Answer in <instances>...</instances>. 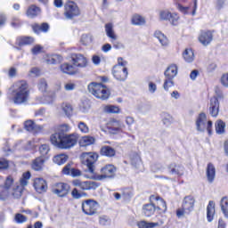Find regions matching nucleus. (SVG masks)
<instances>
[{"label": "nucleus", "mask_w": 228, "mask_h": 228, "mask_svg": "<svg viewBox=\"0 0 228 228\" xmlns=\"http://www.w3.org/2000/svg\"><path fill=\"white\" fill-rule=\"evenodd\" d=\"M12 101L14 104H24L29 99V86L24 80L14 83L11 88Z\"/></svg>", "instance_id": "f257e3e1"}, {"label": "nucleus", "mask_w": 228, "mask_h": 228, "mask_svg": "<svg viewBox=\"0 0 228 228\" xmlns=\"http://www.w3.org/2000/svg\"><path fill=\"white\" fill-rule=\"evenodd\" d=\"M88 90L96 99L106 101V99L110 98V89L102 85V83L93 82L88 85Z\"/></svg>", "instance_id": "f03ea898"}, {"label": "nucleus", "mask_w": 228, "mask_h": 228, "mask_svg": "<svg viewBox=\"0 0 228 228\" xmlns=\"http://www.w3.org/2000/svg\"><path fill=\"white\" fill-rule=\"evenodd\" d=\"M101 174L95 175L94 173L88 179H95L96 181H102V179H113L115 177V174H117V167L111 164H108L101 168Z\"/></svg>", "instance_id": "7ed1b4c3"}, {"label": "nucleus", "mask_w": 228, "mask_h": 228, "mask_svg": "<svg viewBox=\"0 0 228 228\" xmlns=\"http://www.w3.org/2000/svg\"><path fill=\"white\" fill-rule=\"evenodd\" d=\"M215 96L210 98L209 102V112L212 117H218V113L220 111V102L218 99H224V92L218 86L215 88Z\"/></svg>", "instance_id": "20e7f679"}, {"label": "nucleus", "mask_w": 228, "mask_h": 228, "mask_svg": "<svg viewBox=\"0 0 228 228\" xmlns=\"http://www.w3.org/2000/svg\"><path fill=\"white\" fill-rule=\"evenodd\" d=\"M97 158H99V155L94 152H84L80 156V159L83 165H86L87 172H89L91 175H94L95 173V167L94 165L95 161H97Z\"/></svg>", "instance_id": "39448f33"}, {"label": "nucleus", "mask_w": 228, "mask_h": 228, "mask_svg": "<svg viewBox=\"0 0 228 228\" xmlns=\"http://www.w3.org/2000/svg\"><path fill=\"white\" fill-rule=\"evenodd\" d=\"M194 208L195 198H193V196H186L183 200L182 208L177 210L176 215L181 218V216H184V215H190Z\"/></svg>", "instance_id": "423d86ee"}, {"label": "nucleus", "mask_w": 228, "mask_h": 228, "mask_svg": "<svg viewBox=\"0 0 228 228\" xmlns=\"http://www.w3.org/2000/svg\"><path fill=\"white\" fill-rule=\"evenodd\" d=\"M79 15H81V11L77 3L69 1L65 4L63 16L67 20H72L74 17H79Z\"/></svg>", "instance_id": "0eeeda50"}, {"label": "nucleus", "mask_w": 228, "mask_h": 228, "mask_svg": "<svg viewBox=\"0 0 228 228\" xmlns=\"http://www.w3.org/2000/svg\"><path fill=\"white\" fill-rule=\"evenodd\" d=\"M197 130L198 131H208V134H212L211 129H213V122L208 121L206 114L200 113L196 121Z\"/></svg>", "instance_id": "6e6552de"}, {"label": "nucleus", "mask_w": 228, "mask_h": 228, "mask_svg": "<svg viewBox=\"0 0 228 228\" xmlns=\"http://www.w3.org/2000/svg\"><path fill=\"white\" fill-rule=\"evenodd\" d=\"M99 209V203L94 200H86L82 202V211L85 215L92 216L97 215Z\"/></svg>", "instance_id": "1a4fd4ad"}, {"label": "nucleus", "mask_w": 228, "mask_h": 228, "mask_svg": "<svg viewBox=\"0 0 228 228\" xmlns=\"http://www.w3.org/2000/svg\"><path fill=\"white\" fill-rule=\"evenodd\" d=\"M13 184V178L8 176L5 180L4 185H0V200H6L12 197V185Z\"/></svg>", "instance_id": "9d476101"}, {"label": "nucleus", "mask_w": 228, "mask_h": 228, "mask_svg": "<svg viewBox=\"0 0 228 228\" xmlns=\"http://www.w3.org/2000/svg\"><path fill=\"white\" fill-rule=\"evenodd\" d=\"M73 186L76 188H79L80 190H83L84 191H86L88 190H97L99 188V184L94 181H81L79 179H75L72 181Z\"/></svg>", "instance_id": "9b49d317"}, {"label": "nucleus", "mask_w": 228, "mask_h": 228, "mask_svg": "<svg viewBox=\"0 0 228 228\" xmlns=\"http://www.w3.org/2000/svg\"><path fill=\"white\" fill-rule=\"evenodd\" d=\"M159 17L160 20H168L173 26H176L177 22H179V15L168 10L159 11Z\"/></svg>", "instance_id": "f8f14e48"}, {"label": "nucleus", "mask_w": 228, "mask_h": 228, "mask_svg": "<svg viewBox=\"0 0 228 228\" xmlns=\"http://www.w3.org/2000/svg\"><path fill=\"white\" fill-rule=\"evenodd\" d=\"M69 190L70 186H69V184L65 183H58L53 186L52 192L53 195H57V197H67Z\"/></svg>", "instance_id": "ddd939ff"}, {"label": "nucleus", "mask_w": 228, "mask_h": 228, "mask_svg": "<svg viewBox=\"0 0 228 228\" xmlns=\"http://www.w3.org/2000/svg\"><path fill=\"white\" fill-rule=\"evenodd\" d=\"M78 138L77 134L64 135L61 143V149H72L77 143Z\"/></svg>", "instance_id": "4468645a"}, {"label": "nucleus", "mask_w": 228, "mask_h": 228, "mask_svg": "<svg viewBox=\"0 0 228 228\" xmlns=\"http://www.w3.org/2000/svg\"><path fill=\"white\" fill-rule=\"evenodd\" d=\"M71 61L75 68L86 69V67H88V59L81 53H73L71 55Z\"/></svg>", "instance_id": "2eb2a0df"}, {"label": "nucleus", "mask_w": 228, "mask_h": 228, "mask_svg": "<svg viewBox=\"0 0 228 228\" xmlns=\"http://www.w3.org/2000/svg\"><path fill=\"white\" fill-rule=\"evenodd\" d=\"M112 75L118 81H126L127 79V68L121 66H114L112 69Z\"/></svg>", "instance_id": "dca6fc26"}, {"label": "nucleus", "mask_w": 228, "mask_h": 228, "mask_svg": "<svg viewBox=\"0 0 228 228\" xmlns=\"http://www.w3.org/2000/svg\"><path fill=\"white\" fill-rule=\"evenodd\" d=\"M198 40L204 46L209 45L213 42V32L209 30H201L199 34Z\"/></svg>", "instance_id": "f3484780"}, {"label": "nucleus", "mask_w": 228, "mask_h": 228, "mask_svg": "<svg viewBox=\"0 0 228 228\" xmlns=\"http://www.w3.org/2000/svg\"><path fill=\"white\" fill-rule=\"evenodd\" d=\"M122 127H124L122 122L116 118H112L107 123V129L110 133H111V134H117V133H118Z\"/></svg>", "instance_id": "a211bd4d"}, {"label": "nucleus", "mask_w": 228, "mask_h": 228, "mask_svg": "<svg viewBox=\"0 0 228 228\" xmlns=\"http://www.w3.org/2000/svg\"><path fill=\"white\" fill-rule=\"evenodd\" d=\"M167 170L171 175H177L178 177H182V175H184V167L181 164L177 163H171L167 167Z\"/></svg>", "instance_id": "6ab92c4d"}, {"label": "nucleus", "mask_w": 228, "mask_h": 228, "mask_svg": "<svg viewBox=\"0 0 228 228\" xmlns=\"http://www.w3.org/2000/svg\"><path fill=\"white\" fill-rule=\"evenodd\" d=\"M33 186L37 193H45L47 191V182L44 178H35Z\"/></svg>", "instance_id": "aec40b11"}, {"label": "nucleus", "mask_w": 228, "mask_h": 228, "mask_svg": "<svg viewBox=\"0 0 228 228\" xmlns=\"http://www.w3.org/2000/svg\"><path fill=\"white\" fill-rule=\"evenodd\" d=\"M206 177L208 183H214L216 177V167L213 163H208L206 167Z\"/></svg>", "instance_id": "412c9836"}, {"label": "nucleus", "mask_w": 228, "mask_h": 228, "mask_svg": "<svg viewBox=\"0 0 228 228\" xmlns=\"http://www.w3.org/2000/svg\"><path fill=\"white\" fill-rule=\"evenodd\" d=\"M46 159L47 158L44 157H37L35 159H33L31 163L32 170H35L36 172H40L44 170V165H45Z\"/></svg>", "instance_id": "4be33fe9"}, {"label": "nucleus", "mask_w": 228, "mask_h": 228, "mask_svg": "<svg viewBox=\"0 0 228 228\" xmlns=\"http://www.w3.org/2000/svg\"><path fill=\"white\" fill-rule=\"evenodd\" d=\"M61 70L63 72V74H68L69 76H74L77 74V69H76V66L69 64V62L61 64Z\"/></svg>", "instance_id": "5701e85b"}, {"label": "nucleus", "mask_w": 228, "mask_h": 228, "mask_svg": "<svg viewBox=\"0 0 228 228\" xmlns=\"http://www.w3.org/2000/svg\"><path fill=\"white\" fill-rule=\"evenodd\" d=\"M215 215H216V207L215 201H209L207 206V219L208 222H212L215 220Z\"/></svg>", "instance_id": "b1692460"}, {"label": "nucleus", "mask_w": 228, "mask_h": 228, "mask_svg": "<svg viewBox=\"0 0 228 228\" xmlns=\"http://www.w3.org/2000/svg\"><path fill=\"white\" fill-rule=\"evenodd\" d=\"M25 129L30 133H38L44 129V126L37 125L32 120H27L25 122Z\"/></svg>", "instance_id": "393cba45"}, {"label": "nucleus", "mask_w": 228, "mask_h": 228, "mask_svg": "<svg viewBox=\"0 0 228 228\" xmlns=\"http://www.w3.org/2000/svg\"><path fill=\"white\" fill-rule=\"evenodd\" d=\"M113 28H114L113 23L105 24V33L108 38H110L112 43L113 41L118 39V36H117V33H115V29Z\"/></svg>", "instance_id": "a878e982"}, {"label": "nucleus", "mask_w": 228, "mask_h": 228, "mask_svg": "<svg viewBox=\"0 0 228 228\" xmlns=\"http://www.w3.org/2000/svg\"><path fill=\"white\" fill-rule=\"evenodd\" d=\"M45 61L48 65H56V63H61L63 61V57L59 54H46Z\"/></svg>", "instance_id": "bb28decb"}, {"label": "nucleus", "mask_w": 228, "mask_h": 228, "mask_svg": "<svg viewBox=\"0 0 228 228\" xmlns=\"http://www.w3.org/2000/svg\"><path fill=\"white\" fill-rule=\"evenodd\" d=\"M80 147H88L95 143V137L92 135H84L79 139L78 142Z\"/></svg>", "instance_id": "cd10ccee"}, {"label": "nucleus", "mask_w": 228, "mask_h": 228, "mask_svg": "<svg viewBox=\"0 0 228 228\" xmlns=\"http://www.w3.org/2000/svg\"><path fill=\"white\" fill-rule=\"evenodd\" d=\"M177 72H178L177 65L171 64L166 69L164 76H165V77H169L171 79H174L175 77V76H177Z\"/></svg>", "instance_id": "c85d7f7f"}, {"label": "nucleus", "mask_w": 228, "mask_h": 228, "mask_svg": "<svg viewBox=\"0 0 228 228\" xmlns=\"http://www.w3.org/2000/svg\"><path fill=\"white\" fill-rule=\"evenodd\" d=\"M183 58L186 63H191L195 60V53L191 48H186L183 53Z\"/></svg>", "instance_id": "c756f323"}, {"label": "nucleus", "mask_w": 228, "mask_h": 228, "mask_svg": "<svg viewBox=\"0 0 228 228\" xmlns=\"http://www.w3.org/2000/svg\"><path fill=\"white\" fill-rule=\"evenodd\" d=\"M51 142L53 145H55V147H59V149H61V142L63 140V137L61 134H60L58 132L51 135Z\"/></svg>", "instance_id": "7c9ffc66"}, {"label": "nucleus", "mask_w": 228, "mask_h": 228, "mask_svg": "<svg viewBox=\"0 0 228 228\" xmlns=\"http://www.w3.org/2000/svg\"><path fill=\"white\" fill-rule=\"evenodd\" d=\"M154 37H155V38H158V40H159V44H161V45H163V46L168 45V38L161 31L156 30L154 32Z\"/></svg>", "instance_id": "2f4dec72"}, {"label": "nucleus", "mask_w": 228, "mask_h": 228, "mask_svg": "<svg viewBox=\"0 0 228 228\" xmlns=\"http://www.w3.org/2000/svg\"><path fill=\"white\" fill-rule=\"evenodd\" d=\"M131 165L134 168H140L142 167V158L138 155V153H133L130 156Z\"/></svg>", "instance_id": "473e14b6"}, {"label": "nucleus", "mask_w": 228, "mask_h": 228, "mask_svg": "<svg viewBox=\"0 0 228 228\" xmlns=\"http://www.w3.org/2000/svg\"><path fill=\"white\" fill-rule=\"evenodd\" d=\"M40 12H41L40 7H37L36 5H31L27 10V16H28L29 19H35V17H37Z\"/></svg>", "instance_id": "72a5a7b5"}, {"label": "nucleus", "mask_w": 228, "mask_h": 228, "mask_svg": "<svg viewBox=\"0 0 228 228\" xmlns=\"http://www.w3.org/2000/svg\"><path fill=\"white\" fill-rule=\"evenodd\" d=\"M69 160V156L66 154H59L53 157V161L56 165H64Z\"/></svg>", "instance_id": "f704fd0d"}, {"label": "nucleus", "mask_w": 228, "mask_h": 228, "mask_svg": "<svg viewBox=\"0 0 228 228\" xmlns=\"http://www.w3.org/2000/svg\"><path fill=\"white\" fill-rule=\"evenodd\" d=\"M131 22L134 26H143L145 24V18L139 14H134L131 19Z\"/></svg>", "instance_id": "c9c22d12"}, {"label": "nucleus", "mask_w": 228, "mask_h": 228, "mask_svg": "<svg viewBox=\"0 0 228 228\" xmlns=\"http://www.w3.org/2000/svg\"><path fill=\"white\" fill-rule=\"evenodd\" d=\"M220 208L225 218H228V198L224 197L220 200Z\"/></svg>", "instance_id": "e433bc0d"}, {"label": "nucleus", "mask_w": 228, "mask_h": 228, "mask_svg": "<svg viewBox=\"0 0 228 228\" xmlns=\"http://www.w3.org/2000/svg\"><path fill=\"white\" fill-rule=\"evenodd\" d=\"M155 211L156 207L152 204H146L142 208V213H144L145 216H152Z\"/></svg>", "instance_id": "4c0bfd02"}, {"label": "nucleus", "mask_w": 228, "mask_h": 228, "mask_svg": "<svg viewBox=\"0 0 228 228\" xmlns=\"http://www.w3.org/2000/svg\"><path fill=\"white\" fill-rule=\"evenodd\" d=\"M32 28L35 33H40V31H43V33H47V31H49V24L47 23H42L41 25L35 24L32 26Z\"/></svg>", "instance_id": "58836bf2"}, {"label": "nucleus", "mask_w": 228, "mask_h": 228, "mask_svg": "<svg viewBox=\"0 0 228 228\" xmlns=\"http://www.w3.org/2000/svg\"><path fill=\"white\" fill-rule=\"evenodd\" d=\"M102 156H107L108 158H111L115 156V149L110 146H103L101 150Z\"/></svg>", "instance_id": "ea45409f"}, {"label": "nucleus", "mask_w": 228, "mask_h": 228, "mask_svg": "<svg viewBox=\"0 0 228 228\" xmlns=\"http://www.w3.org/2000/svg\"><path fill=\"white\" fill-rule=\"evenodd\" d=\"M69 131H70V126H69V124H62L57 127V133L61 134L62 137L67 136V133H69Z\"/></svg>", "instance_id": "a19ab883"}, {"label": "nucleus", "mask_w": 228, "mask_h": 228, "mask_svg": "<svg viewBox=\"0 0 228 228\" xmlns=\"http://www.w3.org/2000/svg\"><path fill=\"white\" fill-rule=\"evenodd\" d=\"M215 126L217 134H224L225 133V123L224 121L219 119L216 122Z\"/></svg>", "instance_id": "79ce46f5"}, {"label": "nucleus", "mask_w": 228, "mask_h": 228, "mask_svg": "<svg viewBox=\"0 0 228 228\" xmlns=\"http://www.w3.org/2000/svg\"><path fill=\"white\" fill-rule=\"evenodd\" d=\"M35 39L31 37H24L17 39V44L20 45H29V44H33Z\"/></svg>", "instance_id": "37998d69"}, {"label": "nucleus", "mask_w": 228, "mask_h": 228, "mask_svg": "<svg viewBox=\"0 0 228 228\" xmlns=\"http://www.w3.org/2000/svg\"><path fill=\"white\" fill-rule=\"evenodd\" d=\"M61 110L63 111L64 115H66L68 118H70L72 115L74 110L72 109V105L69 103H62L61 106Z\"/></svg>", "instance_id": "c03bdc74"}, {"label": "nucleus", "mask_w": 228, "mask_h": 228, "mask_svg": "<svg viewBox=\"0 0 228 228\" xmlns=\"http://www.w3.org/2000/svg\"><path fill=\"white\" fill-rule=\"evenodd\" d=\"M23 190L24 187L17 185L11 192L12 197H13V199H20V197H22Z\"/></svg>", "instance_id": "a18cd8bd"}, {"label": "nucleus", "mask_w": 228, "mask_h": 228, "mask_svg": "<svg viewBox=\"0 0 228 228\" xmlns=\"http://www.w3.org/2000/svg\"><path fill=\"white\" fill-rule=\"evenodd\" d=\"M37 101H39L41 104H53V102H54V97L52 95H46L37 98Z\"/></svg>", "instance_id": "49530a36"}, {"label": "nucleus", "mask_w": 228, "mask_h": 228, "mask_svg": "<svg viewBox=\"0 0 228 228\" xmlns=\"http://www.w3.org/2000/svg\"><path fill=\"white\" fill-rule=\"evenodd\" d=\"M104 113H120V109L115 105H107L103 107Z\"/></svg>", "instance_id": "de8ad7c7"}, {"label": "nucleus", "mask_w": 228, "mask_h": 228, "mask_svg": "<svg viewBox=\"0 0 228 228\" xmlns=\"http://www.w3.org/2000/svg\"><path fill=\"white\" fill-rule=\"evenodd\" d=\"M77 127L80 133H83L84 134H88V133H90V127L88 126V125H86V123L83 121H79L77 123Z\"/></svg>", "instance_id": "09e8293b"}, {"label": "nucleus", "mask_w": 228, "mask_h": 228, "mask_svg": "<svg viewBox=\"0 0 228 228\" xmlns=\"http://www.w3.org/2000/svg\"><path fill=\"white\" fill-rule=\"evenodd\" d=\"M139 228H154V227H158V225H159V224L158 223H148L145 221H140L137 224Z\"/></svg>", "instance_id": "8fccbe9b"}, {"label": "nucleus", "mask_w": 228, "mask_h": 228, "mask_svg": "<svg viewBox=\"0 0 228 228\" xmlns=\"http://www.w3.org/2000/svg\"><path fill=\"white\" fill-rule=\"evenodd\" d=\"M157 200V208H159L162 213L167 211V202L163 200L161 198H156Z\"/></svg>", "instance_id": "3c124183"}, {"label": "nucleus", "mask_w": 228, "mask_h": 228, "mask_svg": "<svg viewBox=\"0 0 228 228\" xmlns=\"http://www.w3.org/2000/svg\"><path fill=\"white\" fill-rule=\"evenodd\" d=\"M172 86H174V78L166 77L163 86L164 90L168 91Z\"/></svg>", "instance_id": "603ef678"}, {"label": "nucleus", "mask_w": 228, "mask_h": 228, "mask_svg": "<svg viewBox=\"0 0 228 228\" xmlns=\"http://www.w3.org/2000/svg\"><path fill=\"white\" fill-rule=\"evenodd\" d=\"M39 152L41 154V158H45L46 154H49V145L43 144L39 147Z\"/></svg>", "instance_id": "864d4df0"}, {"label": "nucleus", "mask_w": 228, "mask_h": 228, "mask_svg": "<svg viewBox=\"0 0 228 228\" xmlns=\"http://www.w3.org/2000/svg\"><path fill=\"white\" fill-rule=\"evenodd\" d=\"M172 122H174V118L170 114L165 113L163 116V123L165 126H170Z\"/></svg>", "instance_id": "5fc2aeb1"}, {"label": "nucleus", "mask_w": 228, "mask_h": 228, "mask_svg": "<svg viewBox=\"0 0 228 228\" xmlns=\"http://www.w3.org/2000/svg\"><path fill=\"white\" fill-rule=\"evenodd\" d=\"M92 42H93L92 36H88V35L82 36L81 43L83 44V45H90Z\"/></svg>", "instance_id": "6e6d98bb"}, {"label": "nucleus", "mask_w": 228, "mask_h": 228, "mask_svg": "<svg viewBox=\"0 0 228 228\" xmlns=\"http://www.w3.org/2000/svg\"><path fill=\"white\" fill-rule=\"evenodd\" d=\"M72 163H68L61 170L63 175H70L72 172Z\"/></svg>", "instance_id": "4d7b16f0"}, {"label": "nucleus", "mask_w": 228, "mask_h": 228, "mask_svg": "<svg viewBox=\"0 0 228 228\" xmlns=\"http://www.w3.org/2000/svg\"><path fill=\"white\" fill-rule=\"evenodd\" d=\"M14 220L17 224H24V222H27L28 217L22 214H16Z\"/></svg>", "instance_id": "13d9d810"}, {"label": "nucleus", "mask_w": 228, "mask_h": 228, "mask_svg": "<svg viewBox=\"0 0 228 228\" xmlns=\"http://www.w3.org/2000/svg\"><path fill=\"white\" fill-rule=\"evenodd\" d=\"M71 195L73 197V199H81V197H86V193L85 192H79V191H77L76 188L72 190L71 191Z\"/></svg>", "instance_id": "bf43d9fd"}, {"label": "nucleus", "mask_w": 228, "mask_h": 228, "mask_svg": "<svg viewBox=\"0 0 228 228\" xmlns=\"http://www.w3.org/2000/svg\"><path fill=\"white\" fill-rule=\"evenodd\" d=\"M31 53H32V54H40V53H44V46H42L40 45H36L31 49Z\"/></svg>", "instance_id": "052dcab7"}, {"label": "nucleus", "mask_w": 228, "mask_h": 228, "mask_svg": "<svg viewBox=\"0 0 228 228\" xmlns=\"http://www.w3.org/2000/svg\"><path fill=\"white\" fill-rule=\"evenodd\" d=\"M220 83L225 88H228V73H224L220 77Z\"/></svg>", "instance_id": "680f3d73"}, {"label": "nucleus", "mask_w": 228, "mask_h": 228, "mask_svg": "<svg viewBox=\"0 0 228 228\" xmlns=\"http://www.w3.org/2000/svg\"><path fill=\"white\" fill-rule=\"evenodd\" d=\"M38 88L40 92H47V81L41 79L38 83Z\"/></svg>", "instance_id": "e2e57ef3"}, {"label": "nucleus", "mask_w": 228, "mask_h": 228, "mask_svg": "<svg viewBox=\"0 0 228 228\" xmlns=\"http://www.w3.org/2000/svg\"><path fill=\"white\" fill-rule=\"evenodd\" d=\"M64 90H66V92H72V90H76V84L73 82L65 83Z\"/></svg>", "instance_id": "0e129e2a"}, {"label": "nucleus", "mask_w": 228, "mask_h": 228, "mask_svg": "<svg viewBox=\"0 0 228 228\" xmlns=\"http://www.w3.org/2000/svg\"><path fill=\"white\" fill-rule=\"evenodd\" d=\"M148 90L150 94H156V90H158V86L156 85V83L150 81L148 83Z\"/></svg>", "instance_id": "69168bd1"}, {"label": "nucleus", "mask_w": 228, "mask_h": 228, "mask_svg": "<svg viewBox=\"0 0 228 228\" xmlns=\"http://www.w3.org/2000/svg\"><path fill=\"white\" fill-rule=\"evenodd\" d=\"M115 67H127V61H124L122 57L118 58V64Z\"/></svg>", "instance_id": "338daca9"}, {"label": "nucleus", "mask_w": 228, "mask_h": 228, "mask_svg": "<svg viewBox=\"0 0 228 228\" xmlns=\"http://www.w3.org/2000/svg\"><path fill=\"white\" fill-rule=\"evenodd\" d=\"M71 177H79L81 176V171L79 169H76L72 167L70 175Z\"/></svg>", "instance_id": "774afa93"}]
</instances>
